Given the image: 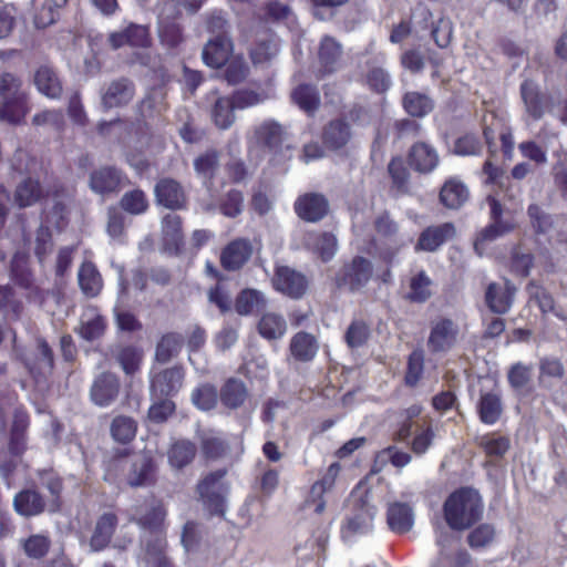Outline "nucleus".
Wrapping results in <instances>:
<instances>
[{
	"instance_id": "obj_17",
	"label": "nucleus",
	"mask_w": 567,
	"mask_h": 567,
	"mask_svg": "<svg viewBox=\"0 0 567 567\" xmlns=\"http://www.w3.org/2000/svg\"><path fill=\"white\" fill-rule=\"evenodd\" d=\"M120 388L121 383L115 374L103 372L94 380L91 386V400L99 406H107L118 396Z\"/></svg>"
},
{
	"instance_id": "obj_29",
	"label": "nucleus",
	"mask_w": 567,
	"mask_h": 567,
	"mask_svg": "<svg viewBox=\"0 0 567 567\" xmlns=\"http://www.w3.org/2000/svg\"><path fill=\"white\" fill-rule=\"evenodd\" d=\"M44 197V189L38 179L27 177L16 187L13 203L19 208H27L35 205Z\"/></svg>"
},
{
	"instance_id": "obj_35",
	"label": "nucleus",
	"mask_w": 567,
	"mask_h": 567,
	"mask_svg": "<svg viewBox=\"0 0 567 567\" xmlns=\"http://www.w3.org/2000/svg\"><path fill=\"white\" fill-rule=\"evenodd\" d=\"M105 328V319L97 312L96 308L89 307L81 316V324L78 331L83 339L93 341L103 336Z\"/></svg>"
},
{
	"instance_id": "obj_45",
	"label": "nucleus",
	"mask_w": 567,
	"mask_h": 567,
	"mask_svg": "<svg viewBox=\"0 0 567 567\" xmlns=\"http://www.w3.org/2000/svg\"><path fill=\"white\" fill-rule=\"evenodd\" d=\"M287 330V323L282 316L275 312H266L258 322V332L267 340L280 339Z\"/></svg>"
},
{
	"instance_id": "obj_54",
	"label": "nucleus",
	"mask_w": 567,
	"mask_h": 567,
	"mask_svg": "<svg viewBox=\"0 0 567 567\" xmlns=\"http://www.w3.org/2000/svg\"><path fill=\"white\" fill-rule=\"evenodd\" d=\"M456 229L452 223L427 226V251H434L455 237Z\"/></svg>"
},
{
	"instance_id": "obj_25",
	"label": "nucleus",
	"mask_w": 567,
	"mask_h": 567,
	"mask_svg": "<svg viewBox=\"0 0 567 567\" xmlns=\"http://www.w3.org/2000/svg\"><path fill=\"white\" fill-rule=\"evenodd\" d=\"M352 131L350 124L341 118L332 120L322 131L323 145L332 151L343 148L351 140Z\"/></svg>"
},
{
	"instance_id": "obj_37",
	"label": "nucleus",
	"mask_w": 567,
	"mask_h": 567,
	"mask_svg": "<svg viewBox=\"0 0 567 567\" xmlns=\"http://www.w3.org/2000/svg\"><path fill=\"white\" fill-rule=\"evenodd\" d=\"M317 351L318 342L316 338L308 332H298L290 341V353L298 361H311L316 357Z\"/></svg>"
},
{
	"instance_id": "obj_8",
	"label": "nucleus",
	"mask_w": 567,
	"mask_h": 567,
	"mask_svg": "<svg viewBox=\"0 0 567 567\" xmlns=\"http://www.w3.org/2000/svg\"><path fill=\"white\" fill-rule=\"evenodd\" d=\"M121 462L127 467L126 482L132 487L151 484L155 476V464L148 452L128 455L123 452Z\"/></svg>"
},
{
	"instance_id": "obj_32",
	"label": "nucleus",
	"mask_w": 567,
	"mask_h": 567,
	"mask_svg": "<svg viewBox=\"0 0 567 567\" xmlns=\"http://www.w3.org/2000/svg\"><path fill=\"white\" fill-rule=\"evenodd\" d=\"M13 507L21 516L31 517L44 511L45 502L37 491L23 489L14 496Z\"/></svg>"
},
{
	"instance_id": "obj_21",
	"label": "nucleus",
	"mask_w": 567,
	"mask_h": 567,
	"mask_svg": "<svg viewBox=\"0 0 567 567\" xmlns=\"http://www.w3.org/2000/svg\"><path fill=\"white\" fill-rule=\"evenodd\" d=\"M182 217L175 213L166 214L161 221L162 241L165 251L177 254L184 244Z\"/></svg>"
},
{
	"instance_id": "obj_60",
	"label": "nucleus",
	"mask_w": 567,
	"mask_h": 567,
	"mask_svg": "<svg viewBox=\"0 0 567 567\" xmlns=\"http://www.w3.org/2000/svg\"><path fill=\"white\" fill-rule=\"evenodd\" d=\"M218 392L212 384H202L192 393V402L203 411H209L217 404Z\"/></svg>"
},
{
	"instance_id": "obj_41",
	"label": "nucleus",
	"mask_w": 567,
	"mask_h": 567,
	"mask_svg": "<svg viewBox=\"0 0 567 567\" xmlns=\"http://www.w3.org/2000/svg\"><path fill=\"white\" fill-rule=\"evenodd\" d=\"M495 539L496 528L491 523L476 524L466 536L467 545L475 551L491 547Z\"/></svg>"
},
{
	"instance_id": "obj_15",
	"label": "nucleus",
	"mask_w": 567,
	"mask_h": 567,
	"mask_svg": "<svg viewBox=\"0 0 567 567\" xmlns=\"http://www.w3.org/2000/svg\"><path fill=\"white\" fill-rule=\"evenodd\" d=\"M342 44L331 35H324L318 50V78L321 79L337 72L341 64Z\"/></svg>"
},
{
	"instance_id": "obj_4",
	"label": "nucleus",
	"mask_w": 567,
	"mask_h": 567,
	"mask_svg": "<svg viewBox=\"0 0 567 567\" xmlns=\"http://www.w3.org/2000/svg\"><path fill=\"white\" fill-rule=\"evenodd\" d=\"M29 425L28 415L23 412L14 414L13 424L8 449L0 444V475L7 481L10 487L9 476L20 462V456L25 450L24 432Z\"/></svg>"
},
{
	"instance_id": "obj_38",
	"label": "nucleus",
	"mask_w": 567,
	"mask_h": 567,
	"mask_svg": "<svg viewBox=\"0 0 567 567\" xmlns=\"http://www.w3.org/2000/svg\"><path fill=\"white\" fill-rule=\"evenodd\" d=\"M267 306L265 295L257 289H244L237 297L235 309L240 316L262 311Z\"/></svg>"
},
{
	"instance_id": "obj_14",
	"label": "nucleus",
	"mask_w": 567,
	"mask_h": 567,
	"mask_svg": "<svg viewBox=\"0 0 567 567\" xmlns=\"http://www.w3.org/2000/svg\"><path fill=\"white\" fill-rule=\"evenodd\" d=\"M156 203L165 208L177 210L187 205V197L183 186L173 178L159 179L154 188Z\"/></svg>"
},
{
	"instance_id": "obj_2",
	"label": "nucleus",
	"mask_w": 567,
	"mask_h": 567,
	"mask_svg": "<svg viewBox=\"0 0 567 567\" xmlns=\"http://www.w3.org/2000/svg\"><path fill=\"white\" fill-rule=\"evenodd\" d=\"M489 207V224L476 234L474 240V250L478 256H483L488 244L497 238L513 233L517 228L515 213L504 205L493 195L486 197Z\"/></svg>"
},
{
	"instance_id": "obj_10",
	"label": "nucleus",
	"mask_w": 567,
	"mask_h": 567,
	"mask_svg": "<svg viewBox=\"0 0 567 567\" xmlns=\"http://www.w3.org/2000/svg\"><path fill=\"white\" fill-rule=\"evenodd\" d=\"M104 110L126 106L135 95V85L127 78H118L105 84L100 92Z\"/></svg>"
},
{
	"instance_id": "obj_47",
	"label": "nucleus",
	"mask_w": 567,
	"mask_h": 567,
	"mask_svg": "<svg viewBox=\"0 0 567 567\" xmlns=\"http://www.w3.org/2000/svg\"><path fill=\"white\" fill-rule=\"evenodd\" d=\"M137 423L136 421L126 415H117L111 423L112 437L122 444L130 443L136 435Z\"/></svg>"
},
{
	"instance_id": "obj_48",
	"label": "nucleus",
	"mask_w": 567,
	"mask_h": 567,
	"mask_svg": "<svg viewBox=\"0 0 567 567\" xmlns=\"http://www.w3.org/2000/svg\"><path fill=\"white\" fill-rule=\"evenodd\" d=\"M292 101L305 112H315L320 104L318 90L308 84H300L291 93Z\"/></svg>"
},
{
	"instance_id": "obj_36",
	"label": "nucleus",
	"mask_w": 567,
	"mask_h": 567,
	"mask_svg": "<svg viewBox=\"0 0 567 567\" xmlns=\"http://www.w3.org/2000/svg\"><path fill=\"white\" fill-rule=\"evenodd\" d=\"M477 413L482 423L486 425L497 423L503 413V404L499 394L494 392L483 393L477 403Z\"/></svg>"
},
{
	"instance_id": "obj_22",
	"label": "nucleus",
	"mask_w": 567,
	"mask_h": 567,
	"mask_svg": "<svg viewBox=\"0 0 567 567\" xmlns=\"http://www.w3.org/2000/svg\"><path fill=\"white\" fill-rule=\"evenodd\" d=\"M109 42L113 49H118L125 44L147 48L152 40L146 25L131 23L124 30L111 33Z\"/></svg>"
},
{
	"instance_id": "obj_56",
	"label": "nucleus",
	"mask_w": 567,
	"mask_h": 567,
	"mask_svg": "<svg viewBox=\"0 0 567 567\" xmlns=\"http://www.w3.org/2000/svg\"><path fill=\"white\" fill-rule=\"evenodd\" d=\"M278 51V40L270 37L258 41L251 50L250 56L255 64H264L271 61L277 55Z\"/></svg>"
},
{
	"instance_id": "obj_64",
	"label": "nucleus",
	"mask_w": 567,
	"mask_h": 567,
	"mask_svg": "<svg viewBox=\"0 0 567 567\" xmlns=\"http://www.w3.org/2000/svg\"><path fill=\"white\" fill-rule=\"evenodd\" d=\"M219 165V154L209 150L199 155L194 161V168L196 173L205 178H210L215 174Z\"/></svg>"
},
{
	"instance_id": "obj_42",
	"label": "nucleus",
	"mask_w": 567,
	"mask_h": 567,
	"mask_svg": "<svg viewBox=\"0 0 567 567\" xmlns=\"http://www.w3.org/2000/svg\"><path fill=\"white\" fill-rule=\"evenodd\" d=\"M535 264V256L532 251L525 250L522 245H516L509 252V270L513 275L526 278Z\"/></svg>"
},
{
	"instance_id": "obj_40",
	"label": "nucleus",
	"mask_w": 567,
	"mask_h": 567,
	"mask_svg": "<svg viewBox=\"0 0 567 567\" xmlns=\"http://www.w3.org/2000/svg\"><path fill=\"white\" fill-rule=\"evenodd\" d=\"M78 280L81 290L87 297L97 296L103 286L102 277L95 265L91 261L82 264L78 274Z\"/></svg>"
},
{
	"instance_id": "obj_49",
	"label": "nucleus",
	"mask_w": 567,
	"mask_h": 567,
	"mask_svg": "<svg viewBox=\"0 0 567 567\" xmlns=\"http://www.w3.org/2000/svg\"><path fill=\"white\" fill-rule=\"evenodd\" d=\"M308 245L320 256L323 261L330 260L338 248V241L333 234L321 233L308 236Z\"/></svg>"
},
{
	"instance_id": "obj_34",
	"label": "nucleus",
	"mask_w": 567,
	"mask_h": 567,
	"mask_svg": "<svg viewBox=\"0 0 567 567\" xmlns=\"http://www.w3.org/2000/svg\"><path fill=\"white\" fill-rule=\"evenodd\" d=\"M34 84L40 93L50 97L59 99L62 94V83L49 65H41L34 73Z\"/></svg>"
},
{
	"instance_id": "obj_51",
	"label": "nucleus",
	"mask_w": 567,
	"mask_h": 567,
	"mask_svg": "<svg viewBox=\"0 0 567 567\" xmlns=\"http://www.w3.org/2000/svg\"><path fill=\"white\" fill-rule=\"evenodd\" d=\"M165 109V93L162 89H152L138 104V113L143 118L153 117Z\"/></svg>"
},
{
	"instance_id": "obj_63",
	"label": "nucleus",
	"mask_w": 567,
	"mask_h": 567,
	"mask_svg": "<svg viewBox=\"0 0 567 567\" xmlns=\"http://www.w3.org/2000/svg\"><path fill=\"white\" fill-rule=\"evenodd\" d=\"M532 380V367L522 362H516L511 365L507 372V381L511 388L515 391L525 389Z\"/></svg>"
},
{
	"instance_id": "obj_13",
	"label": "nucleus",
	"mask_w": 567,
	"mask_h": 567,
	"mask_svg": "<svg viewBox=\"0 0 567 567\" xmlns=\"http://www.w3.org/2000/svg\"><path fill=\"white\" fill-rule=\"evenodd\" d=\"M516 287L506 280L504 285L489 282L485 289L484 301L488 310L495 315H506L515 299Z\"/></svg>"
},
{
	"instance_id": "obj_23",
	"label": "nucleus",
	"mask_w": 567,
	"mask_h": 567,
	"mask_svg": "<svg viewBox=\"0 0 567 567\" xmlns=\"http://www.w3.org/2000/svg\"><path fill=\"white\" fill-rule=\"evenodd\" d=\"M372 276V265L363 257H354L350 264L343 266L339 279L351 290L363 287Z\"/></svg>"
},
{
	"instance_id": "obj_12",
	"label": "nucleus",
	"mask_w": 567,
	"mask_h": 567,
	"mask_svg": "<svg viewBox=\"0 0 567 567\" xmlns=\"http://www.w3.org/2000/svg\"><path fill=\"white\" fill-rule=\"evenodd\" d=\"M272 286L282 295L292 299H299L305 295L308 281L301 272L287 266H279L276 268Z\"/></svg>"
},
{
	"instance_id": "obj_26",
	"label": "nucleus",
	"mask_w": 567,
	"mask_h": 567,
	"mask_svg": "<svg viewBox=\"0 0 567 567\" xmlns=\"http://www.w3.org/2000/svg\"><path fill=\"white\" fill-rule=\"evenodd\" d=\"M468 196L466 185L456 177L446 179L439 194L440 203L449 209L461 208L467 202Z\"/></svg>"
},
{
	"instance_id": "obj_57",
	"label": "nucleus",
	"mask_w": 567,
	"mask_h": 567,
	"mask_svg": "<svg viewBox=\"0 0 567 567\" xmlns=\"http://www.w3.org/2000/svg\"><path fill=\"white\" fill-rule=\"evenodd\" d=\"M68 0H45L42 8L34 17V24L38 29H44L55 22L59 16V9L62 8Z\"/></svg>"
},
{
	"instance_id": "obj_30",
	"label": "nucleus",
	"mask_w": 567,
	"mask_h": 567,
	"mask_svg": "<svg viewBox=\"0 0 567 567\" xmlns=\"http://www.w3.org/2000/svg\"><path fill=\"white\" fill-rule=\"evenodd\" d=\"M284 138L282 126L272 120H267L255 127L252 141L257 146L268 150L277 148Z\"/></svg>"
},
{
	"instance_id": "obj_52",
	"label": "nucleus",
	"mask_w": 567,
	"mask_h": 567,
	"mask_svg": "<svg viewBox=\"0 0 567 567\" xmlns=\"http://www.w3.org/2000/svg\"><path fill=\"white\" fill-rule=\"evenodd\" d=\"M183 340V336L175 332L163 336L156 347V360L163 363L169 361L178 353Z\"/></svg>"
},
{
	"instance_id": "obj_44",
	"label": "nucleus",
	"mask_w": 567,
	"mask_h": 567,
	"mask_svg": "<svg viewBox=\"0 0 567 567\" xmlns=\"http://www.w3.org/2000/svg\"><path fill=\"white\" fill-rule=\"evenodd\" d=\"M375 513L377 511L373 506L367 505L362 507L360 512L348 519L342 530L343 537L348 538L355 534L367 533L372 527Z\"/></svg>"
},
{
	"instance_id": "obj_9",
	"label": "nucleus",
	"mask_w": 567,
	"mask_h": 567,
	"mask_svg": "<svg viewBox=\"0 0 567 567\" xmlns=\"http://www.w3.org/2000/svg\"><path fill=\"white\" fill-rule=\"evenodd\" d=\"M374 228L377 233L374 245L380 256L386 262H391L403 244L398 238V225L388 213H383L377 217Z\"/></svg>"
},
{
	"instance_id": "obj_28",
	"label": "nucleus",
	"mask_w": 567,
	"mask_h": 567,
	"mask_svg": "<svg viewBox=\"0 0 567 567\" xmlns=\"http://www.w3.org/2000/svg\"><path fill=\"white\" fill-rule=\"evenodd\" d=\"M386 522L390 529L398 534L409 532L414 523V514L406 503L394 502L389 504Z\"/></svg>"
},
{
	"instance_id": "obj_1",
	"label": "nucleus",
	"mask_w": 567,
	"mask_h": 567,
	"mask_svg": "<svg viewBox=\"0 0 567 567\" xmlns=\"http://www.w3.org/2000/svg\"><path fill=\"white\" fill-rule=\"evenodd\" d=\"M443 513L444 519L452 530L463 532L471 529L483 518V497L472 486L458 487L445 499Z\"/></svg>"
},
{
	"instance_id": "obj_53",
	"label": "nucleus",
	"mask_w": 567,
	"mask_h": 567,
	"mask_svg": "<svg viewBox=\"0 0 567 567\" xmlns=\"http://www.w3.org/2000/svg\"><path fill=\"white\" fill-rule=\"evenodd\" d=\"M20 544L29 558L41 559L48 554L51 540L44 534H33L25 539H21Z\"/></svg>"
},
{
	"instance_id": "obj_50",
	"label": "nucleus",
	"mask_w": 567,
	"mask_h": 567,
	"mask_svg": "<svg viewBox=\"0 0 567 567\" xmlns=\"http://www.w3.org/2000/svg\"><path fill=\"white\" fill-rule=\"evenodd\" d=\"M166 540L156 536L147 542L144 561L146 567H171V563L165 555Z\"/></svg>"
},
{
	"instance_id": "obj_16",
	"label": "nucleus",
	"mask_w": 567,
	"mask_h": 567,
	"mask_svg": "<svg viewBox=\"0 0 567 567\" xmlns=\"http://www.w3.org/2000/svg\"><path fill=\"white\" fill-rule=\"evenodd\" d=\"M184 372L178 367L165 369L155 373L151 379V392L154 398L171 396L179 391L183 384Z\"/></svg>"
},
{
	"instance_id": "obj_58",
	"label": "nucleus",
	"mask_w": 567,
	"mask_h": 567,
	"mask_svg": "<svg viewBox=\"0 0 567 567\" xmlns=\"http://www.w3.org/2000/svg\"><path fill=\"white\" fill-rule=\"evenodd\" d=\"M230 97L237 110H244L265 102L268 95L265 91L241 89L235 91Z\"/></svg>"
},
{
	"instance_id": "obj_20",
	"label": "nucleus",
	"mask_w": 567,
	"mask_h": 567,
	"mask_svg": "<svg viewBox=\"0 0 567 567\" xmlns=\"http://www.w3.org/2000/svg\"><path fill=\"white\" fill-rule=\"evenodd\" d=\"M329 209L326 197L321 194L309 193L299 196L295 203L296 214L303 220L316 223L322 219Z\"/></svg>"
},
{
	"instance_id": "obj_62",
	"label": "nucleus",
	"mask_w": 567,
	"mask_h": 567,
	"mask_svg": "<svg viewBox=\"0 0 567 567\" xmlns=\"http://www.w3.org/2000/svg\"><path fill=\"white\" fill-rule=\"evenodd\" d=\"M526 291L529 295L530 300H534L539 307L543 313H548L555 308V300L553 296L544 288L538 285L535 280H530L526 286Z\"/></svg>"
},
{
	"instance_id": "obj_19",
	"label": "nucleus",
	"mask_w": 567,
	"mask_h": 567,
	"mask_svg": "<svg viewBox=\"0 0 567 567\" xmlns=\"http://www.w3.org/2000/svg\"><path fill=\"white\" fill-rule=\"evenodd\" d=\"M341 466L339 463H332L319 481L313 483L311 486L307 504L313 506L316 514L323 513L326 508L324 494L330 492L336 483V480L340 473Z\"/></svg>"
},
{
	"instance_id": "obj_3",
	"label": "nucleus",
	"mask_w": 567,
	"mask_h": 567,
	"mask_svg": "<svg viewBox=\"0 0 567 567\" xmlns=\"http://www.w3.org/2000/svg\"><path fill=\"white\" fill-rule=\"evenodd\" d=\"M0 118L9 123H20L30 111L28 94L22 90V81L12 73L0 79Z\"/></svg>"
},
{
	"instance_id": "obj_43",
	"label": "nucleus",
	"mask_w": 567,
	"mask_h": 567,
	"mask_svg": "<svg viewBox=\"0 0 567 567\" xmlns=\"http://www.w3.org/2000/svg\"><path fill=\"white\" fill-rule=\"evenodd\" d=\"M197 453L196 445L188 440H179L172 444L167 452L172 467L181 470L190 464Z\"/></svg>"
},
{
	"instance_id": "obj_27",
	"label": "nucleus",
	"mask_w": 567,
	"mask_h": 567,
	"mask_svg": "<svg viewBox=\"0 0 567 567\" xmlns=\"http://www.w3.org/2000/svg\"><path fill=\"white\" fill-rule=\"evenodd\" d=\"M116 526L117 517L115 514L104 513L101 515L96 520L93 534L90 539V546L92 550L99 551L107 547Z\"/></svg>"
},
{
	"instance_id": "obj_18",
	"label": "nucleus",
	"mask_w": 567,
	"mask_h": 567,
	"mask_svg": "<svg viewBox=\"0 0 567 567\" xmlns=\"http://www.w3.org/2000/svg\"><path fill=\"white\" fill-rule=\"evenodd\" d=\"M233 53V42L226 34H217L205 44L202 58L207 66L218 69L230 59Z\"/></svg>"
},
{
	"instance_id": "obj_55",
	"label": "nucleus",
	"mask_w": 567,
	"mask_h": 567,
	"mask_svg": "<svg viewBox=\"0 0 567 567\" xmlns=\"http://www.w3.org/2000/svg\"><path fill=\"white\" fill-rule=\"evenodd\" d=\"M120 206L131 215H141L147 210L148 199L143 190L133 189L122 196Z\"/></svg>"
},
{
	"instance_id": "obj_11",
	"label": "nucleus",
	"mask_w": 567,
	"mask_h": 567,
	"mask_svg": "<svg viewBox=\"0 0 567 567\" xmlns=\"http://www.w3.org/2000/svg\"><path fill=\"white\" fill-rule=\"evenodd\" d=\"M128 183L126 175L114 166H102L90 174V188L100 195L116 194Z\"/></svg>"
},
{
	"instance_id": "obj_61",
	"label": "nucleus",
	"mask_w": 567,
	"mask_h": 567,
	"mask_svg": "<svg viewBox=\"0 0 567 567\" xmlns=\"http://www.w3.org/2000/svg\"><path fill=\"white\" fill-rule=\"evenodd\" d=\"M225 64L224 79L228 84L235 85L246 80L249 68L243 56L235 55Z\"/></svg>"
},
{
	"instance_id": "obj_33",
	"label": "nucleus",
	"mask_w": 567,
	"mask_h": 567,
	"mask_svg": "<svg viewBox=\"0 0 567 567\" xmlns=\"http://www.w3.org/2000/svg\"><path fill=\"white\" fill-rule=\"evenodd\" d=\"M37 362L29 368L30 373L33 375L38 384L44 382L48 375L52 372L54 365V358L52 349L45 340L39 339L37 341Z\"/></svg>"
},
{
	"instance_id": "obj_6",
	"label": "nucleus",
	"mask_w": 567,
	"mask_h": 567,
	"mask_svg": "<svg viewBox=\"0 0 567 567\" xmlns=\"http://www.w3.org/2000/svg\"><path fill=\"white\" fill-rule=\"evenodd\" d=\"M460 338L461 329L457 322L440 316L430 323L427 349L433 354H446L457 346Z\"/></svg>"
},
{
	"instance_id": "obj_39",
	"label": "nucleus",
	"mask_w": 567,
	"mask_h": 567,
	"mask_svg": "<svg viewBox=\"0 0 567 567\" xmlns=\"http://www.w3.org/2000/svg\"><path fill=\"white\" fill-rule=\"evenodd\" d=\"M236 110L231 97L218 96L210 109V117L220 130L229 128L236 121Z\"/></svg>"
},
{
	"instance_id": "obj_7",
	"label": "nucleus",
	"mask_w": 567,
	"mask_h": 567,
	"mask_svg": "<svg viewBox=\"0 0 567 567\" xmlns=\"http://www.w3.org/2000/svg\"><path fill=\"white\" fill-rule=\"evenodd\" d=\"M519 95L526 115L533 121L542 120L551 110L553 99L550 94L543 91L534 79L526 78L520 82Z\"/></svg>"
},
{
	"instance_id": "obj_24",
	"label": "nucleus",
	"mask_w": 567,
	"mask_h": 567,
	"mask_svg": "<svg viewBox=\"0 0 567 567\" xmlns=\"http://www.w3.org/2000/svg\"><path fill=\"white\" fill-rule=\"evenodd\" d=\"M252 247L247 239H235L221 251L220 264L224 269L235 271L240 269L250 258Z\"/></svg>"
},
{
	"instance_id": "obj_59",
	"label": "nucleus",
	"mask_w": 567,
	"mask_h": 567,
	"mask_svg": "<svg viewBox=\"0 0 567 567\" xmlns=\"http://www.w3.org/2000/svg\"><path fill=\"white\" fill-rule=\"evenodd\" d=\"M142 358L143 353L131 346L121 348L115 354L116 361L128 375L134 374L140 369Z\"/></svg>"
},
{
	"instance_id": "obj_46",
	"label": "nucleus",
	"mask_w": 567,
	"mask_h": 567,
	"mask_svg": "<svg viewBox=\"0 0 567 567\" xmlns=\"http://www.w3.org/2000/svg\"><path fill=\"white\" fill-rule=\"evenodd\" d=\"M566 370L563 361L556 357H543L538 363V382L540 385H546L548 380H563Z\"/></svg>"
},
{
	"instance_id": "obj_31",
	"label": "nucleus",
	"mask_w": 567,
	"mask_h": 567,
	"mask_svg": "<svg viewBox=\"0 0 567 567\" xmlns=\"http://www.w3.org/2000/svg\"><path fill=\"white\" fill-rule=\"evenodd\" d=\"M219 398L225 408L237 410L241 408L248 399V389L241 380L230 378L221 386Z\"/></svg>"
},
{
	"instance_id": "obj_5",
	"label": "nucleus",
	"mask_w": 567,
	"mask_h": 567,
	"mask_svg": "<svg viewBox=\"0 0 567 567\" xmlns=\"http://www.w3.org/2000/svg\"><path fill=\"white\" fill-rule=\"evenodd\" d=\"M227 471L224 468L205 475L197 484V493L205 508L212 515H224L228 484L225 482Z\"/></svg>"
}]
</instances>
